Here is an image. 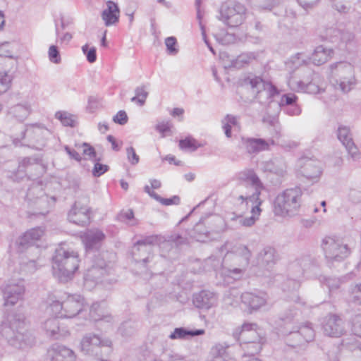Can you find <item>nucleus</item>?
<instances>
[{
	"mask_svg": "<svg viewBox=\"0 0 361 361\" xmlns=\"http://www.w3.org/2000/svg\"><path fill=\"white\" fill-rule=\"evenodd\" d=\"M90 317L94 322L104 321L110 323L113 321V317L105 308L104 302H94L92 305L90 310Z\"/></svg>",
	"mask_w": 361,
	"mask_h": 361,
	"instance_id": "obj_28",
	"label": "nucleus"
},
{
	"mask_svg": "<svg viewBox=\"0 0 361 361\" xmlns=\"http://www.w3.org/2000/svg\"><path fill=\"white\" fill-rule=\"evenodd\" d=\"M279 259L276 250L270 246L264 247L258 254L257 261L260 266L269 269Z\"/></svg>",
	"mask_w": 361,
	"mask_h": 361,
	"instance_id": "obj_24",
	"label": "nucleus"
},
{
	"mask_svg": "<svg viewBox=\"0 0 361 361\" xmlns=\"http://www.w3.org/2000/svg\"><path fill=\"white\" fill-rule=\"evenodd\" d=\"M233 337L240 343H249L252 341L263 342L262 330L255 323H244L236 328L233 333Z\"/></svg>",
	"mask_w": 361,
	"mask_h": 361,
	"instance_id": "obj_11",
	"label": "nucleus"
},
{
	"mask_svg": "<svg viewBox=\"0 0 361 361\" xmlns=\"http://www.w3.org/2000/svg\"><path fill=\"white\" fill-rule=\"evenodd\" d=\"M2 334L7 339L11 346L20 347L22 345L29 342L28 338H25L22 343L17 341L16 334L26 331L25 317L23 314L19 312H12L9 314L2 326Z\"/></svg>",
	"mask_w": 361,
	"mask_h": 361,
	"instance_id": "obj_8",
	"label": "nucleus"
},
{
	"mask_svg": "<svg viewBox=\"0 0 361 361\" xmlns=\"http://www.w3.org/2000/svg\"><path fill=\"white\" fill-rule=\"evenodd\" d=\"M201 147L202 145L199 144L195 139L190 137H188L179 141V147L183 150L189 149L194 152Z\"/></svg>",
	"mask_w": 361,
	"mask_h": 361,
	"instance_id": "obj_47",
	"label": "nucleus"
},
{
	"mask_svg": "<svg viewBox=\"0 0 361 361\" xmlns=\"http://www.w3.org/2000/svg\"><path fill=\"white\" fill-rule=\"evenodd\" d=\"M268 300V295L263 291L245 292L241 295L242 302L250 312L257 311L265 307Z\"/></svg>",
	"mask_w": 361,
	"mask_h": 361,
	"instance_id": "obj_14",
	"label": "nucleus"
},
{
	"mask_svg": "<svg viewBox=\"0 0 361 361\" xmlns=\"http://www.w3.org/2000/svg\"><path fill=\"white\" fill-rule=\"evenodd\" d=\"M292 334L293 337L295 339H298L300 343L304 342H310L313 341L314 338V331L311 326V324H306L299 327L296 331H290Z\"/></svg>",
	"mask_w": 361,
	"mask_h": 361,
	"instance_id": "obj_35",
	"label": "nucleus"
},
{
	"mask_svg": "<svg viewBox=\"0 0 361 361\" xmlns=\"http://www.w3.org/2000/svg\"><path fill=\"white\" fill-rule=\"evenodd\" d=\"M229 243H225L221 247V252L226 251L222 259L223 268L221 276L225 279L238 280L241 279L249 264L251 252L245 245H239L232 251H228Z\"/></svg>",
	"mask_w": 361,
	"mask_h": 361,
	"instance_id": "obj_1",
	"label": "nucleus"
},
{
	"mask_svg": "<svg viewBox=\"0 0 361 361\" xmlns=\"http://www.w3.org/2000/svg\"><path fill=\"white\" fill-rule=\"evenodd\" d=\"M168 241L175 243L176 245L187 244L189 240L187 237L183 236L179 233H173L169 236Z\"/></svg>",
	"mask_w": 361,
	"mask_h": 361,
	"instance_id": "obj_62",
	"label": "nucleus"
},
{
	"mask_svg": "<svg viewBox=\"0 0 361 361\" xmlns=\"http://www.w3.org/2000/svg\"><path fill=\"white\" fill-rule=\"evenodd\" d=\"M40 159L37 157H29L23 158L18 165L19 171H25L30 166H36L39 167Z\"/></svg>",
	"mask_w": 361,
	"mask_h": 361,
	"instance_id": "obj_48",
	"label": "nucleus"
},
{
	"mask_svg": "<svg viewBox=\"0 0 361 361\" xmlns=\"http://www.w3.org/2000/svg\"><path fill=\"white\" fill-rule=\"evenodd\" d=\"M349 300L355 306H361V283L353 288Z\"/></svg>",
	"mask_w": 361,
	"mask_h": 361,
	"instance_id": "obj_52",
	"label": "nucleus"
},
{
	"mask_svg": "<svg viewBox=\"0 0 361 361\" xmlns=\"http://www.w3.org/2000/svg\"><path fill=\"white\" fill-rule=\"evenodd\" d=\"M326 36L331 42L338 44L350 43L354 39V35L344 27H329L326 30Z\"/></svg>",
	"mask_w": 361,
	"mask_h": 361,
	"instance_id": "obj_20",
	"label": "nucleus"
},
{
	"mask_svg": "<svg viewBox=\"0 0 361 361\" xmlns=\"http://www.w3.org/2000/svg\"><path fill=\"white\" fill-rule=\"evenodd\" d=\"M81 350L92 357V361H108L111 342L102 341L97 335L89 334L83 337L80 343Z\"/></svg>",
	"mask_w": 361,
	"mask_h": 361,
	"instance_id": "obj_5",
	"label": "nucleus"
},
{
	"mask_svg": "<svg viewBox=\"0 0 361 361\" xmlns=\"http://www.w3.org/2000/svg\"><path fill=\"white\" fill-rule=\"evenodd\" d=\"M192 302L200 309L208 310L216 302V295L209 290H202L193 295Z\"/></svg>",
	"mask_w": 361,
	"mask_h": 361,
	"instance_id": "obj_23",
	"label": "nucleus"
},
{
	"mask_svg": "<svg viewBox=\"0 0 361 361\" xmlns=\"http://www.w3.org/2000/svg\"><path fill=\"white\" fill-rule=\"evenodd\" d=\"M245 81L256 90V98L262 104L271 102L276 95L280 94V91L271 82L264 80L260 77L248 78Z\"/></svg>",
	"mask_w": 361,
	"mask_h": 361,
	"instance_id": "obj_9",
	"label": "nucleus"
},
{
	"mask_svg": "<svg viewBox=\"0 0 361 361\" xmlns=\"http://www.w3.org/2000/svg\"><path fill=\"white\" fill-rule=\"evenodd\" d=\"M149 84L141 85L135 89V95L130 99V101L140 106L145 105L149 92L147 88Z\"/></svg>",
	"mask_w": 361,
	"mask_h": 361,
	"instance_id": "obj_41",
	"label": "nucleus"
},
{
	"mask_svg": "<svg viewBox=\"0 0 361 361\" xmlns=\"http://www.w3.org/2000/svg\"><path fill=\"white\" fill-rule=\"evenodd\" d=\"M310 62V56L301 52L293 55L286 64L290 68L295 70L302 66L308 65Z\"/></svg>",
	"mask_w": 361,
	"mask_h": 361,
	"instance_id": "obj_39",
	"label": "nucleus"
},
{
	"mask_svg": "<svg viewBox=\"0 0 361 361\" xmlns=\"http://www.w3.org/2000/svg\"><path fill=\"white\" fill-rule=\"evenodd\" d=\"M108 274L104 262H102L99 266L93 265L88 269L85 274L84 279L86 283L93 282L97 284L101 279Z\"/></svg>",
	"mask_w": 361,
	"mask_h": 361,
	"instance_id": "obj_31",
	"label": "nucleus"
},
{
	"mask_svg": "<svg viewBox=\"0 0 361 361\" xmlns=\"http://www.w3.org/2000/svg\"><path fill=\"white\" fill-rule=\"evenodd\" d=\"M50 312L56 317H64L63 316V307H62V301L55 300L49 305Z\"/></svg>",
	"mask_w": 361,
	"mask_h": 361,
	"instance_id": "obj_55",
	"label": "nucleus"
},
{
	"mask_svg": "<svg viewBox=\"0 0 361 361\" xmlns=\"http://www.w3.org/2000/svg\"><path fill=\"white\" fill-rule=\"evenodd\" d=\"M204 329L188 330L184 327L176 328L169 336L171 340H188L192 337L204 334Z\"/></svg>",
	"mask_w": 361,
	"mask_h": 361,
	"instance_id": "obj_34",
	"label": "nucleus"
},
{
	"mask_svg": "<svg viewBox=\"0 0 361 361\" xmlns=\"http://www.w3.org/2000/svg\"><path fill=\"white\" fill-rule=\"evenodd\" d=\"M208 230L204 227L203 223L200 221L193 228L191 238L197 242H206L208 239Z\"/></svg>",
	"mask_w": 361,
	"mask_h": 361,
	"instance_id": "obj_42",
	"label": "nucleus"
},
{
	"mask_svg": "<svg viewBox=\"0 0 361 361\" xmlns=\"http://www.w3.org/2000/svg\"><path fill=\"white\" fill-rule=\"evenodd\" d=\"M120 10L118 5L112 1L106 2V8L102 13V18L106 26L115 25L119 20Z\"/></svg>",
	"mask_w": 361,
	"mask_h": 361,
	"instance_id": "obj_27",
	"label": "nucleus"
},
{
	"mask_svg": "<svg viewBox=\"0 0 361 361\" xmlns=\"http://www.w3.org/2000/svg\"><path fill=\"white\" fill-rule=\"evenodd\" d=\"M242 142L249 154H256L261 151L267 150L270 145H274V141L271 139L265 140L261 138H242Z\"/></svg>",
	"mask_w": 361,
	"mask_h": 361,
	"instance_id": "obj_22",
	"label": "nucleus"
},
{
	"mask_svg": "<svg viewBox=\"0 0 361 361\" xmlns=\"http://www.w3.org/2000/svg\"><path fill=\"white\" fill-rule=\"evenodd\" d=\"M296 1L304 10L309 11L317 6L321 0H296Z\"/></svg>",
	"mask_w": 361,
	"mask_h": 361,
	"instance_id": "obj_61",
	"label": "nucleus"
},
{
	"mask_svg": "<svg viewBox=\"0 0 361 361\" xmlns=\"http://www.w3.org/2000/svg\"><path fill=\"white\" fill-rule=\"evenodd\" d=\"M334 54V51L333 49L319 45L314 49L310 59L313 64L321 66L329 61Z\"/></svg>",
	"mask_w": 361,
	"mask_h": 361,
	"instance_id": "obj_26",
	"label": "nucleus"
},
{
	"mask_svg": "<svg viewBox=\"0 0 361 361\" xmlns=\"http://www.w3.org/2000/svg\"><path fill=\"white\" fill-rule=\"evenodd\" d=\"M48 54L49 60L51 62L54 63H59L61 61V57L56 46H50Z\"/></svg>",
	"mask_w": 361,
	"mask_h": 361,
	"instance_id": "obj_64",
	"label": "nucleus"
},
{
	"mask_svg": "<svg viewBox=\"0 0 361 361\" xmlns=\"http://www.w3.org/2000/svg\"><path fill=\"white\" fill-rule=\"evenodd\" d=\"M55 118L59 119L63 126L74 127L75 121L73 116L66 111H57Z\"/></svg>",
	"mask_w": 361,
	"mask_h": 361,
	"instance_id": "obj_50",
	"label": "nucleus"
},
{
	"mask_svg": "<svg viewBox=\"0 0 361 361\" xmlns=\"http://www.w3.org/2000/svg\"><path fill=\"white\" fill-rule=\"evenodd\" d=\"M337 135L338 140L345 147L351 157L356 160L359 157V153L351 137L349 128L340 126L338 129Z\"/></svg>",
	"mask_w": 361,
	"mask_h": 361,
	"instance_id": "obj_21",
	"label": "nucleus"
},
{
	"mask_svg": "<svg viewBox=\"0 0 361 361\" xmlns=\"http://www.w3.org/2000/svg\"><path fill=\"white\" fill-rule=\"evenodd\" d=\"M322 330L329 337H341L345 332L344 322L340 316L329 314L323 320Z\"/></svg>",
	"mask_w": 361,
	"mask_h": 361,
	"instance_id": "obj_13",
	"label": "nucleus"
},
{
	"mask_svg": "<svg viewBox=\"0 0 361 361\" xmlns=\"http://www.w3.org/2000/svg\"><path fill=\"white\" fill-rule=\"evenodd\" d=\"M126 156L128 162L133 166L137 165L140 161V157L133 147L126 148Z\"/></svg>",
	"mask_w": 361,
	"mask_h": 361,
	"instance_id": "obj_59",
	"label": "nucleus"
},
{
	"mask_svg": "<svg viewBox=\"0 0 361 361\" xmlns=\"http://www.w3.org/2000/svg\"><path fill=\"white\" fill-rule=\"evenodd\" d=\"M161 241L162 237L160 235H152L145 236L135 243V248L137 251H140V250H145V251H146L148 254V256L145 257L142 259L143 262V265L149 261L152 252V246L157 245Z\"/></svg>",
	"mask_w": 361,
	"mask_h": 361,
	"instance_id": "obj_19",
	"label": "nucleus"
},
{
	"mask_svg": "<svg viewBox=\"0 0 361 361\" xmlns=\"http://www.w3.org/2000/svg\"><path fill=\"white\" fill-rule=\"evenodd\" d=\"M44 329L47 336L54 339H59L68 334L67 330L60 328L59 321L56 318L47 319L44 324Z\"/></svg>",
	"mask_w": 361,
	"mask_h": 361,
	"instance_id": "obj_30",
	"label": "nucleus"
},
{
	"mask_svg": "<svg viewBox=\"0 0 361 361\" xmlns=\"http://www.w3.org/2000/svg\"><path fill=\"white\" fill-rule=\"evenodd\" d=\"M262 209L258 206H252L251 209L252 216L250 217H243L242 215L239 216V219L236 222L237 224L244 226L250 227L253 226L260 216Z\"/></svg>",
	"mask_w": 361,
	"mask_h": 361,
	"instance_id": "obj_40",
	"label": "nucleus"
},
{
	"mask_svg": "<svg viewBox=\"0 0 361 361\" xmlns=\"http://www.w3.org/2000/svg\"><path fill=\"white\" fill-rule=\"evenodd\" d=\"M49 354L51 361H75L73 351L63 345H53Z\"/></svg>",
	"mask_w": 361,
	"mask_h": 361,
	"instance_id": "obj_25",
	"label": "nucleus"
},
{
	"mask_svg": "<svg viewBox=\"0 0 361 361\" xmlns=\"http://www.w3.org/2000/svg\"><path fill=\"white\" fill-rule=\"evenodd\" d=\"M4 305L14 306L23 301L25 293V287L23 281H9L2 290Z\"/></svg>",
	"mask_w": 361,
	"mask_h": 361,
	"instance_id": "obj_10",
	"label": "nucleus"
},
{
	"mask_svg": "<svg viewBox=\"0 0 361 361\" xmlns=\"http://www.w3.org/2000/svg\"><path fill=\"white\" fill-rule=\"evenodd\" d=\"M263 169L278 176H283L286 171V165L282 158H274L263 164Z\"/></svg>",
	"mask_w": 361,
	"mask_h": 361,
	"instance_id": "obj_33",
	"label": "nucleus"
},
{
	"mask_svg": "<svg viewBox=\"0 0 361 361\" xmlns=\"http://www.w3.org/2000/svg\"><path fill=\"white\" fill-rule=\"evenodd\" d=\"M319 281L322 283L325 284L329 288L330 292L338 289L341 284V279L335 277L320 276Z\"/></svg>",
	"mask_w": 361,
	"mask_h": 361,
	"instance_id": "obj_49",
	"label": "nucleus"
},
{
	"mask_svg": "<svg viewBox=\"0 0 361 361\" xmlns=\"http://www.w3.org/2000/svg\"><path fill=\"white\" fill-rule=\"evenodd\" d=\"M298 265L302 269V275L307 278L317 277L320 271L319 259L307 255L302 257L298 262Z\"/></svg>",
	"mask_w": 361,
	"mask_h": 361,
	"instance_id": "obj_18",
	"label": "nucleus"
},
{
	"mask_svg": "<svg viewBox=\"0 0 361 361\" xmlns=\"http://www.w3.org/2000/svg\"><path fill=\"white\" fill-rule=\"evenodd\" d=\"M334 85L343 93L350 92L356 84L353 66L347 62L340 61L329 66Z\"/></svg>",
	"mask_w": 361,
	"mask_h": 361,
	"instance_id": "obj_4",
	"label": "nucleus"
},
{
	"mask_svg": "<svg viewBox=\"0 0 361 361\" xmlns=\"http://www.w3.org/2000/svg\"><path fill=\"white\" fill-rule=\"evenodd\" d=\"M341 344L342 345L349 348L350 350L360 348V343L354 336L343 338Z\"/></svg>",
	"mask_w": 361,
	"mask_h": 361,
	"instance_id": "obj_60",
	"label": "nucleus"
},
{
	"mask_svg": "<svg viewBox=\"0 0 361 361\" xmlns=\"http://www.w3.org/2000/svg\"><path fill=\"white\" fill-rule=\"evenodd\" d=\"M177 44L176 39L174 37H169L165 39V44L167 49V52L170 55H176L178 49L176 48Z\"/></svg>",
	"mask_w": 361,
	"mask_h": 361,
	"instance_id": "obj_58",
	"label": "nucleus"
},
{
	"mask_svg": "<svg viewBox=\"0 0 361 361\" xmlns=\"http://www.w3.org/2000/svg\"><path fill=\"white\" fill-rule=\"evenodd\" d=\"M105 235L100 230H90L87 231L83 237L82 240L87 249H93L97 247L104 239Z\"/></svg>",
	"mask_w": 361,
	"mask_h": 361,
	"instance_id": "obj_32",
	"label": "nucleus"
},
{
	"mask_svg": "<svg viewBox=\"0 0 361 361\" xmlns=\"http://www.w3.org/2000/svg\"><path fill=\"white\" fill-rule=\"evenodd\" d=\"M247 17V8L236 1L228 0L220 7L219 19L231 27L242 25Z\"/></svg>",
	"mask_w": 361,
	"mask_h": 361,
	"instance_id": "obj_7",
	"label": "nucleus"
},
{
	"mask_svg": "<svg viewBox=\"0 0 361 361\" xmlns=\"http://www.w3.org/2000/svg\"><path fill=\"white\" fill-rule=\"evenodd\" d=\"M11 77L6 73H0V94L6 92L11 87Z\"/></svg>",
	"mask_w": 361,
	"mask_h": 361,
	"instance_id": "obj_54",
	"label": "nucleus"
},
{
	"mask_svg": "<svg viewBox=\"0 0 361 361\" xmlns=\"http://www.w3.org/2000/svg\"><path fill=\"white\" fill-rule=\"evenodd\" d=\"M31 113V106L25 102L18 104L9 109L8 114L19 121H23Z\"/></svg>",
	"mask_w": 361,
	"mask_h": 361,
	"instance_id": "obj_36",
	"label": "nucleus"
},
{
	"mask_svg": "<svg viewBox=\"0 0 361 361\" xmlns=\"http://www.w3.org/2000/svg\"><path fill=\"white\" fill-rule=\"evenodd\" d=\"M226 348L221 344H217L212 348V358L210 361H226Z\"/></svg>",
	"mask_w": 361,
	"mask_h": 361,
	"instance_id": "obj_45",
	"label": "nucleus"
},
{
	"mask_svg": "<svg viewBox=\"0 0 361 361\" xmlns=\"http://www.w3.org/2000/svg\"><path fill=\"white\" fill-rule=\"evenodd\" d=\"M302 195L300 188H288L279 194L274 202L276 215L285 216L295 214L301 206Z\"/></svg>",
	"mask_w": 361,
	"mask_h": 361,
	"instance_id": "obj_3",
	"label": "nucleus"
},
{
	"mask_svg": "<svg viewBox=\"0 0 361 361\" xmlns=\"http://www.w3.org/2000/svg\"><path fill=\"white\" fill-rule=\"evenodd\" d=\"M240 175L241 179L250 181L251 184L255 187V191L252 195L250 198L257 200L258 196L260 195L262 190L264 189V186L257 175L252 169H245L242 171Z\"/></svg>",
	"mask_w": 361,
	"mask_h": 361,
	"instance_id": "obj_29",
	"label": "nucleus"
},
{
	"mask_svg": "<svg viewBox=\"0 0 361 361\" xmlns=\"http://www.w3.org/2000/svg\"><path fill=\"white\" fill-rule=\"evenodd\" d=\"M322 248L329 265L343 261L351 253L349 246L343 240L336 237L326 236L322 240Z\"/></svg>",
	"mask_w": 361,
	"mask_h": 361,
	"instance_id": "obj_6",
	"label": "nucleus"
},
{
	"mask_svg": "<svg viewBox=\"0 0 361 361\" xmlns=\"http://www.w3.org/2000/svg\"><path fill=\"white\" fill-rule=\"evenodd\" d=\"M312 78L307 77L305 80H297L295 78H290L288 81L289 87L295 91L308 92L312 86Z\"/></svg>",
	"mask_w": 361,
	"mask_h": 361,
	"instance_id": "obj_38",
	"label": "nucleus"
},
{
	"mask_svg": "<svg viewBox=\"0 0 361 361\" xmlns=\"http://www.w3.org/2000/svg\"><path fill=\"white\" fill-rule=\"evenodd\" d=\"M91 208L80 201H76L68 213V219L78 226H87L91 222Z\"/></svg>",
	"mask_w": 361,
	"mask_h": 361,
	"instance_id": "obj_12",
	"label": "nucleus"
},
{
	"mask_svg": "<svg viewBox=\"0 0 361 361\" xmlns=\"http://www.w3.org/2000/svg\"><path fill=\"white\" fill-rule=\"evenodd\" d=\"M44 233L42 227H36L26 231L17 241L18 252H23L35 241L39 240Z\"/></svg>",
	"mask_w": 361,
	"mask_h": 361,
	"instance_id": "obj_17",
	"label": "nucleus"
},
{
	"mask_svg": "<svg viewBox=\"0 0 361 361\" xmlns=\"http://www.w3.org/2000/svg\"><path fill=\"white\" fill-rule=\"evenodd\" d=\"M299 164L302 176L307 179L317 180L322 173L319 161L310 158H302L299 161Z\"/></svg>",
	"mask_w": 361,
	"mask_h": 361,
	"instance_id": "obj_15",
	"label": "nucleus"
},
{
	"mask_svg": "<svg viewBox=\"0 0 361 361\" xmlns=\"http://www.w3.org/2000/svg\"><path fill=\"white\" fill-rule=\"evenodd\" d=\"M16 336L17 341L20 343H22L23 341H24V340H25V338H28L29 339V342H26V344L22 345H20V347L13 346L15 348L20 349V350H25V349H27L28 348H30L33 345V343H34V338H33V337L32 336V335L27 330L21 331V332H19V333L18 332L17 334H16Z\"/></svg>",
	"mask_w": 361,
	"mask_h": 361,
	"instance_id": "obj_46",
	"label": "nucleus"
},
{
	"mask_svg": "<svg viewBox=\"0 0 361 361\" xmlns=\"http://www.w3.org/2000/svg\"><path fill=\"white\" fill-rule=\"evenodd\" d=\"M300 286V282L297 279H288L283 285V290L284 292H291L292 295L290 298V301L295 303H300L304 305L305 302L301 300L300 297L298 295L297 290Z\"/></svg>",
	"mask_w": 361,
	"mask_h": 361,
	"instance_id": "obj_37",
	"label": "nucleus"
},
{
	"mask_svg": "<svg viewBox=\"0 0 361 361\" xmlns=\"http://www.w3.org/2000/svg\"><path fill=\"white\" fill-rule=\"evenodd\" d=\"M298 97L292 93L285 94L281 96L279 104L281 107L288 106L296 102Z\"/></svg>",
	"mask_w": 361,
	"mask_h": 361,
	"instance_id": "obj_57",
	"label": "nucleus"
},
{
	"mask_svg": "<svg viewBox=\"0 0 361 361\" xmlns=\"http://www.w3.org/2000/svg\"><path fill=\"white\" fill-rule=\"evenodd\" d=\"M82 50L83 53L86 55L87 60L90 63H94L97 60V54L96 49L94 47H92L88 49V45L85 44L82 46Z\"/></svg>",
	"mask_w": 361,
	"mask_h": 361,
	"instance_id": "obj_63",
	"label": "nucleus"
},
{
	"mask_svg": "<svg viewBox=\"0 0 361 361\" xmlns=\"http://www.w3.org/2000/svg\"><path fill=\"white\" fill-rule=\"evenodd\" d=\"M83 298L80 295H68L66 299L62 300L63 307V316L65 318H72L76 316L82 310Z\"/></svg>",
	"mask_w": 361,
	"mask_h": 361,
	"instance_id": "obj_16",
	"label": "nucleus"
},
{
	"mask_svg": "<svg viewBox=\"0 0 361 361\" xmlns=\"http://www.w3.org/2000/svg\"><path fill=\"white\" fill-rule=\"evenodd\" d=\"M79 255L77 251L59 246L52 257L54 275L62 282L71 280L79 268Z\"/></svg>",
	"mask_w": 361,
	"mask_h": 361,
	"instance_id": "obj_2",
	"label": "nucleus"
},
{
	"mask_svg": "<svg viewBox=\"0 0 361 361\" xmlns=\"http://www.w3.org/2000/svg\"><path fill=\"white\" fill-rule=\"evenodd\" d=\"M255 59L253 53H243L237 56L231 61V66L235 68H241L244 66L249 64Z\"/></svg>",
	"mask_w": 361,
	"mask_h": 361,
	"instance_id": "obj_43",
	"label": "nucleus"
},
{
	"mask_svg": "<svg viewBox=\"0 0 361 361\" xmlns=\"http://www.w3.org/2000/svg\"><path fill=\"white\" fill-rule=\"evenodd\" d=\"M206 264L210 266L214 271H219V274L221 275V271L223 268L222 260L216 257L212 256L207 259Z\"/></svg>",
	"mask_w": 361,
	"mask_h": 361,
	"instance_id": "obj_56",
	"label": "nucleus"
},
{
	"mask_svg": "<svg viewBox=\"0 0 361 361\" xmlns=\"http://www.w3.org/2000/svg\"><path fill=\"white\" fill-rule=\"evenodd\" d=\"M333 4V7L339 13H346L350 9V3L346 0H335L331 1Z\"/></svg>",
	"mask_w": 361,
	"mask_h": 361,
	"instance_id": "obj_53",
	"label": "nucleus"
},
{
	"mask_svg": "<svg viewBox=\"0 0 361 361\" xmlns=\"http://www.w3.org/2000/svg\"><path fill=\"white\" fill-rule=\"evenodd\" d=\"M350 329L353 336L361 338V314H356L352 318Z\"/></svg>",
	"mask_w": 361,
	"mask_h": 361,
	"instance_id": "obj_51",
	"label": "nucleus"
},
{
	"mask_svg": "<svg viewBox=\"0 0 361 361\" xmlns=\"http://www.w3.org/2000/svg\"><path fill=\"white\" fill-rule=\"evenodd\" d=\"M263 342L252 341V343H240V347L245 352L244 355H255L259 353L262 348Z\"/></svg>",
	"mask_w": 361,
	"mask_h": 361,
	"instance_id": "obj_44",
	"label": "nucleus"
}]
</instances>
